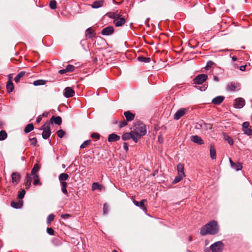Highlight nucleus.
I'll use <instances>...</instances> for the list:
<instances>
[{
  "instance_id": "1",
  "label": "nucleus",
  "mask_w": 252,
  "mask_h": 252,
  "mask_svg": "<svg viewBox=\"0 0 252 252\" xmlns=\"http://www.w3.org/2000/svg\"><path fill=\"white\" fill-rule=\"evenodd\" d=\"M219 231V226L217 221L212 220L203 226L200 229V234L202 236L207 234L215 235Z\"/></svg>"
},
{
  "instance_id": "2",
  "label": "nucleus",
  "mask_w": 252,
  "mask_h": 252,
  "mask_svg": "<svg viewBox=\"0 0 252 252\" xmlns=\"http://www.w3.org/2000/svg\"><path fill=\"white\" fill-rule=\"evenodd\" d=\"M134 136H133V141L137 143L141 137L147 133L145 125L142 123L138 122L135 124L133 130H132Z\"/></svg>"
},
{
  "instance_id": "3",
  "label": "nucleus",
  "mask_w": 252,
  "mask_h": 252,
  "mask_svg": "<svg viewBox=\"0 0 252 252\" xmlns=\"http://www.w3.org/2000/svg\"><path fill=\"white\" fill-rule=\"evenodd\" d=\"M49 125V123L47 121L41 128V129L43 130L42 137L45 139H48L51 133Z\"/></svg>"
},
{
  "instance_id": "4",
  "label": "nucleus",
  "mask_w": 252,
  "mask_h": 252,
  "mask_svg": "<svg viewBox=\"0 0 252 252\" xmlns=\"http://www.w3.org/2000/svg\"><path fill=\"white\" fill-rule=\"evenodd\" d=\"M223 249V244L221 241H218L212 244L210 247V250L212 252H221Z\"/></svg>"
},
{
  "instance_id": "5",
  "label": "nucleus",
  "mask_w": 252,
  "mask_h": 252,
  "mask_svg": "<svg viewBox=\"0 0 252 252\" xmlns=\"http://www.w3.org/2000/svg\"><path fill=\"white\" fill-rule=\"evenodd\" d=\"M208 76L205 74H201L197 75L193 79V83L195 84H202L207 79Z\"/></svg>"
},
{
  "instance_id": "6",
  "label": "nucleus",
  "mask_w": 252,
  "mask_h": 252,
  "mask_svg": "<svg viewBox=\"0 0 252 252\" xmlns=\"http://www.w3.org/2000/svg\"><path fill=\"white\" fill-rule=\"evenodd\" d=\"M188 112V109L182 108L177 110L174 115V119L176 120H179L182 117L184 116Z\"/></svg>"
},
{
  "instance_id": "7",
  "label": "nucleus",
  "mask_w": 252,
  "mask_h": 252,
  "mask_svg": "<svg viewBox=\"0 0 252 252\" xmlns=\"http://www.w3.org/2000/svg\"><path fill=\"white\" fill-rule=\"evenodd\" d=\"M245 104V101L244 99L239 97L234 100V107L236 108L240 109L243 107Z\"/></svg>"
},
{
  "instance_id": "8",
  "label": "nucleus",
  "mask_w": 252,
  "mask_h": 252,
  "mask_svg": "<svg viewBox=\"0 0 252 252\" xmlns=\"http://www.w3.org/2000/svg\"><path fill=\"white\" fill-rule=\"evenodd\" d=\"M229 161L231 165V167L236 171L241 170L242 168V164L239 162H234L231 158H229Z\"/></svg>"
},
{
  "instance_id": "9",
  "label": "nucleus",
  "mask_w": 252,
  "mask_h": 252,
  "mask_svg": "<svg viewBox=\"0 0 252 252\" xmlns=\"http://www.w3.org/2000/svg\"><path fill=\"white\" fill-rule=\"evenodd\" d=\"M114 30L113 27L108 26L104 28L101 31V34L103 35H109L114 32Z\"/></svg>"
},
{
  "instance_id": "10",
  "label": "nucleus",
  "mask_w": 252,
  "mask_h": 252,
  "mask_svg": "<svg viewBox=\"0 0 252 252\" xmlns=\"http://www.w3.org/2000/svg\"><path fill=\"white\" fill-rule=\"evenodd\" d=\"M21 177L20 174L17 172H14L11 175V179L12 184L17 185L20 180Z\"/></svg>"
},
{
  "instance_id": "11",
  "label": "nucleus",
  "mask_w": 252,
  "mask_h": 252,
  "mask_svg": "<svg viewBox=\"0 0 252 252\" xmlns=\"http://www.w3.org/2000/svg\"><path fill=\"white\" fill-rule=\"evenodd\" d=\"M75 94V92L73 89L70 87H66L64 89V95L65 97L68 98L73 96Z\"/></svg>"
},
{
  "instance_id": "12",
  "label": "nucleus",
  "mask_w": 252,
  "mask_h": 252,
  "mask_svg": "<svg viewBox=\"0 0 252 252\" xmlns=\"http://www.w3.org/2000/svg\"><path fill=\"white\" fill-rule=\"evenodd\" d=\"M95 30L90 27L86 30V36L89 38H92L95 36Z\"/></svg>"
},
{
  "instance_id": "13",
  "label": "nucleus",
  "mask_w": 252,
  "mask_h": 252,
  "mask_svg": "<svg viewBox=\"0 0 252 252\" xmlns=\"http://www.w3.org/2000/svg\"><path fill=\"white\" fill-rule=\"evenodd\" d=\"M190 140L193 142L199 145H202L204 143L202 138L197 135H192L190 137Z\"/></svg>"
},
{
  "instance_id": "14",
  "label": "nucleus",
  "mask_w": 252,
  "mask_h": 252,
  "mask_svg": "<svg viewBox=\"0 0 252 252\" xmlns=\"http://www.w3.org/2000/svg\"><path fill=\"white\" fill-rule=\"evenodd\" d=\"M126 22L125 18L122 17L121 16L116 19V20H114V23L115 26L117 27H120L123 25Z\"/></svg>"
},
{
  "instance_id": "15",
  "label": "nucleus",
  "mask_w": 252,
  "mask_h": 252,
  "mask_svg": "<svg viewBox=\"0 0 252 252\" xmlns=\"http://www.w3.org/2000/svg\"><path fill=\"white\" fill-rule=\"evenodd\" d=\"M239 84L235 83H231L228 84L227 89L230 91H235L239 89Z\"/></svg>"
},
{
  "instance_id": "16",
  "label": "nucleus",
  "mask_w": 252,
  "mask_h": 252,
  "mask_svg": "<svg viewBox=\"0 0 252 252\" xmlns=\"http://www.w3.org/2000/svg\"><path fill=\"white\" fill-rule=\"evenodd\" d=\"M146 201V200L143 199L140 202L134 200L133 203L136 206L139 207L145 212L146 211L147 209L144 206V202Z\"/></svg>"
},
{
  "instance_id": "17",
  "label": "nucleus",
  "mask_w": 252,
  "mask_h": 252,
  "mask_svg": "<svg viewBox=\"0 0 252 252\" xmlns=\"http://www.w3.org/2000/svg\"><path fill=\"white\" fill-rule=\"evenodd\" d=\"M120 139V136L115 133L110 134L108 138V141L110 142L117 141Z\"/></svg>"
},
{
  "instance_id": "18",
  "label": "nucleus",
  "mask_w": 252,
  "mask_h": 252,
  "mask_svg": "<svg viewBox=\"0 0 252 252\" xmlns=\"http://www.w3.org/2000/svg\"><path fill=\"white\" fill-rule=\"evenodd\" d=\"M133 136H134V134L133 133L132 131H131L130 132H126L122 135V139L123 140H127L130 139V138H132L133 140Z\"/></svg>"
},
{
  "instance_id": "19",
  "label": "nucleus",
  "mask_w": 252,
  "mask_h": 252,
  "mask_svg": "<svg viewBox=\"0 0 252 252\" xmlns=\"http://www.w3.org/2000/svg\"><path fill=\"white\" fill-rule=\"evenodd\" d=\"M224 97L222 96H218L214 98L212 101V102L216 105H219L220 104L223 100H224Z\"/></svg>"
},
{
  "instance_id": "20",
  "label": "nucleus",
  "mask_w": 252,
  "mask_h": 252,
  "mask_svg": "<svg viewBox=\"0 0 252 252\" xmlns=\"http://www.w3.org/2000/svg\"><path fill=\"white\" fill-rule=\"evenodd\" d=\"M50 121L52 123H54L55 124H56L58 125H61L62 122V118L60 116H57V117L53 116L51 118Z\"/></svg>"
},
{
  "instance_id": "21",
  "label": "nucleus",
  "mask_w": 252,
  "mask_h": 252,
  "mask_svg": "<svg viewBox=\"0 0 252 252\" xmlns=\"http://www.w3.org/2000/svg\"><path fill=\"white\" fill-rule=\"evenodd\" d=\"M104 1L103 0H97L94 1L92 4V7L94 8H98L102 6Z\"/></svg>"
},
{
  "instance_id": "22",
  "label": "nucleus",
  "mask_w": 252,
  "mask_h": 252,
  "mask_svg": "<svg viewBox=\"0 0 252 252\" xmlns=\"http://www.w3.org/2000/svg\"><path fill=\"white\" fill-rule=\"evenodd\" d=\"M124 115L127 121H130L133 120L134 115L130 112L129 111H126L124 113Z\"/></svg>"
},
{
  "instance_id": "23",
  "label": "nucleus",
  "mask_w": 252,
  "mask_h": 252,
  "mask_svg": "<svg viewBox=\"0 0 252 252\" xmlns=\"http://www.w3.org/2000/svg\"><path fill=\"white\" fill-rule=\"evenodd\" d=\"M32 182V177L31 175L29 173L27 174V177L26 180L25 186L27 189H28L30 187L31 185Z\"/></svg>"
},
{
  "instance_id": "24",
  "label": "nucleus",
  "mask_w": 252,
  "mask_h": 252,
  "mask_svg": "<svg viewBox=\"0 0 252 252\" xmlns=\"http://www.w3.org/2000/svg\"><path fill=\"white\" fill-rule=\"evenodd\" d=\"M177 169L178 171V174L185 175L184 173V166L183 164L181 163H179L177 165Z\"/></svg>"
},
{
  "instance_id": "25",
  "label": "nucleus",
  "mask_w": 252,
  "mask_h": 252,
  "mask_svg": "<svg viewBox=\"0 0 252 252\" xmlns=\"http://www.w3.org/2000/svg\"><path fill=\"white\" fill-rule=\"evenodd\" d=\"M185 176V175H182L178 174V176H176L174 180L173 181V184H176L181 181L183 178Z\"/></svg>"
},
{
  "instance_id": "26",
  "label": "nucleus",
  "mask_w": 252,
  "mask_h": 252,
  "mask_svg": "<svg viewBox=\"0 0 252 252\" xmlns=\"http://www.w3.org/2000/svg\"><path fill=\"white\" fill-rule=\"evenodd\" d=\"M6 88L8 93H11L13 91L14 85L11 81H8L6 85Z\"/></svg>"
},
{
  "instance_id": "27",
  "label": "nucleus",
  "mask_w": 252,
  "mask_h": 252,
  "mask_svg": "<svg viewBox=\"0 0 252 252\" xmlns=\"http://www.w3.org/2000/svg\"><path fill=\"white\" fill-rule=\"evenodd\" d=\"M25 71H21L20 72H19L14 78V81H15V82H18L20 79L22 77H23L25 75Z\"/></svg>"
},
{
  "instance_id": "28",
  "label": "nucleus",
  "mask_w": 252,
  "mask_h": 252,
  "mask_svg": "<svg viewBox=\"0 0 252 252\" xmlns=\"http://www.w3.org/2000/svg\"><path fill=\"white\" fill-rule=\"evenodd\" d=\"M103 188L102 185L99 184L98 183H94L92 185V190H101Z\"/></svg>"
},
{
  "instance_id": "29",
  "label": "nucleus",
  "mask_w": 252,
  "mask_h": 252,
  "mask_svg": "<svg viewBox=\"0 0 252 252\" xmlns=\"http://www.w3.org/2000/svg\"><path fill=\"white\" fill-rule=\"evenodd\" d=\"M11 205L12 207L16 208V209L20 208L22 205V203L21 201H19V202L12 201L11 203Z\"/></svg>"
},
{
  "instance_id": "30",
  "label": "nucleus",
  "mask_w": 252,
  "mask_h": 252,
  "mask_svg": "<svg viewBox=\"0 0 252 252\" xmlns=\"http://www.w3.org/2000/svg\"><path fill=\"white\" fill-rule=\"evenodd\" d=\"M59 178L60 181L61 182H62V181L64 182V181H66L68 179V175L66 173H62V174H61L60 175Z\"/></svg>"
},
{
  "instance_id": "31",
  "label": "nucleus",
  "mask_w": 252,
  "mask_h": 252,
  "mask_svg": "<svg viewBox=\"0 0 252 252\" xmlns=\"http://www.w3.org/2000/svg\"><path fill=\"white\" fill-rule=\"evenodd\" d=\"M39 169L40 167L39 165L38 164V163H36L35 164H34L33 168L32 170L31 174L33 175L36 174V173L39 171Z\"/></svg>"
},
{
  "instance_id": "32",
  "label": "nucleus",
  "mask_w": 252,
  "mask_h": 252,
  "mask_svg": "<svg viewBox=\"0 0 252 252\" xmlns=\"http://www.w3.org/2000/svg\"><path fill=\"white\" fill-rule=\"evenodd\" d=\"M7 137V134L5 131L3 130L0 131V141L5 140Z\"/></svg>"
},
{
  "instance_id": "33",
  "label": "nucleus",
  "mask_w": 252,
  "mask_h": 252,
  "mask_svg": "<svg viewBox=\"0 0 252 252\" xmlns=\"http://www.w3.org/2000/svg\"><path fill=\"white\" fill-rule=\"evenodd\" d=\"M62 190L63 192L65 194H67V191L66 189L67 183L65 182H61Z\"/></svg>"
},
{
  "instance_id": "34",
  "label": "nucleus",
  "mask_w": 252,
  "mask_h": 252,
  "mask_svg": "<svg viewBox=\"0 0 252 252\" xmlns=\"http://www.w3.org/2000/svg\"><path fill=\"white\" fill-rule=\"evenodd\" d=\"M33 126L32 124H29L26 126L24 131L26 133L31 131L33 129Z\"/></svg>"
},
{
  "instance_id": "35",
  "label": "nucleus",
  "mask_w": 252,
  "mask_h": 252,
  "mask_svg": "<svg viewBox=\"0 0 252 252\" xmlns=\"http://www.w3.org/2000/svg\"><path fill=\"white\" fill-rule=\"evenodd\" d=\"M46 81L43 80H37L33 82V84L36 86L39 85H43L45 84Z\"/></svg>"
},
{
  "instance_id": "36",
  "label": "nucleus",
  "mask_w": 252,
  "mask_h": 252,
  "mask_svg": "<svg viewBox=\"0 0 252 252\" xmlns=\"http://www.w3.org/2000/svg\"><path fill=\"white\" fill-rule=\"evenodd\" d=\"M138 60L141 62L144 63H148L150 61V59L149 58H146L143 57H139L138 58Z\"/></svg>"
},
{
  "instance_id": "37",
  "label": "nucleus",
  "mask_w": 252,
  "mask_h": 252,
  "mask_svg": "<svg viewBox=\"0 0 252 252\" xmlns=\"http://www.w3.org/2000/svg\"><path fill=\"white\" fill-rule=\"evenodd\" d=\"M50 7L52 9H55L57 8V2L55 0H52L49 3Z\"/></svg>"
},
{
  "instance_id": "38",
  "label": "nucleus",
  "mask_w": 252,
  "mask_h": 252,
  "mask_svg": "<svg viewBox=\"0 0 252 252\" xmlns=\"http://www.w3.org/2000/svg\"><path fill=\"white\" fill-rule=\"evenodd\" d=\"M91 142V140H88L84 141L80 146V148L81 149H84L86 148L89 144H90Z\"/></svg>"
},
{
  "instance_id": "39",
  "label": "nucleus",
  "mask_w": 252,
  "mask_h": 252,
  "mask_svg": "<svg viewBox=\"0 0 252 252\" xmlns=\"http://www.w3.org/2000/svg\"><path fill=\"white\" fill-rule=\"evenodd\" d=\"M55 218V216L53 214H51L49 215L47 219V223L48 224H50L51 221H52Z\"/></svg>"
},
{
  "instance_id": "40",
  "label": "nucleus",
  "mask_w": 252,
  "mask_h": 252,
  "mask_svg": "<svg viewBox=\"0 0 252 252\" xmlns=\"http://www.w3.org/2000/svg\"><path fill=\"white\" fill-rule=\"evenodd\" d=\"M109 16L110 18L114 19V20H116L120 17L121 15L119 14L116 13H110L109 14Z\"/></svg>"
},
{
  "instance_id": "41",
  "label": "nucleus",
  "mask_w": 252,
  "mask_h": 252,
  "mask_svg": "<svg viewBox=\"0 0 252 252\" xmlns=\"http://www.w3.org/2000/svg\"><path fill=\"white\" fill-rule=\"evenodd\" d=\"M224 139L227 141V142L230 145H232L233 144V139L228 135H225L224 136Z\"/></svg>"
},
{
  "instance_id": "42",
  "label": "nucleus",
  "mask_w": 252,
  "mask_h": 252,
  "mask_svg": "<svg viewBox=\"0 0 252 252\" xmlns=\"http://www.w3.org/2000/svg\"><path fill=\"white\" fill-rule=\"evenodd\" d=\"M210 152L211 158H214L216 156L215 149L213 147H211Z\"/></svg>"
},
{
  "instance_id": "43",
  "label": "nucleus",
  "mask_w": 252,
  "mask_h": 252,
  "mask_svg": "<svg viewBox=\"0 0 252 252\" xmlns=\"http://www.w3.org/2000/svg\"><path fill=\"white\" fill-rule=\"evenodd\" d=\"M65 69L67 72H72L74 69V66L72 65L69 64L66 67Z\"/></svg>"
},
{
  "instance_id": "44",
  "label": "nucleus",
  "mask_w": 252,
  "mask_h": 252,
  "mask_svg": "<svg viewBox=\"0 0 252 252\" xmlns=\"http://www.w3.org/2000/svg\"><path fill=\"white\" fill-rule=\"evenodd\" d=\"M243 131L244 132V133L248 135H252V129L250 128L244 129Z\"/></svg>"
},
{
  "instance_id": "45",
  "label": "nucleus",
  "mask_w": 252,
  "mask_h": 252,
  "mask_svg": "<svg viewBox=\"0 0 252 252\" xmlns=\"http://www.w3.org/2000/svg\"><path fill=\"white\" fill-rule=\"evenodd\" d=\"M109 211V207L107 204L105 203L103 205V214L106 215Z\"/></svg>"
},
{
  "instance_id": "46",
  "label": "nucleus",
  "mask_w": 252,
  "mask_h": 252,
  "mask_svg": "<svg viewBox=\"0 0 252 252\" xmlns=\"http://www.w3.org/2000/svg\"><path fill=\"white\" fill-rule=\"evenodd\" d=\"M65 132L63 130L60 129L57 131V135L60 138H62Z\"/></svg>"
},
{
  "instance_id": "47",
  "label": "nucleus",
  "mask_w": 252,
  "mask_h": 252,
  "mask_svg": "<svg viewBox=\"0 0 252 252\" xmlns=\"http://www.w3.org/2000/svg\"><path fill=\"white\" fill-rule=\"evenodd\" d=\"M47 232L50 235H53L54 234V231L51 227H48L47 228Z\"/></svg>"
},
{
  "instance_id": "48",
  "label": "nucleus",
  "mask_w": 252,
  "mask_h": 252,
  "mask_svg": "<svg viewBox=\"0 0 252 252\" xmlns=\"http://www.w3.org/2000/svg\"><path fill=\"white\" fill-rule=\"evenodd\" d=\"M127 125V122L126 121L124 120L119 123V127L120 128H122V127L126 126Z\"/></svg>"
},
{
  "instance_id": "49",
  "label": "nucleus",
  "mask_w": 252,
  "mask_h": 252,
  "mask_svg": "<svg viewBox=\"0 0 252 252\" xmlns=\"http://www.w3.org/2000/svg\"><path fill=\"white\" fill-rule=\"evenodd\" d=\"M25 194V190L24 189L22 190V191L19 193L18 197L20 199H22Z\"/></svg>"
},
{
  "instance_id": "50",
  "label": "nucleus",
  "mask_w": 252,
  "mask_h": 252,
  "mask_svg": "<svg viewBox=\"0 0 252 252\" xmlns=\"http://www.w3.org/2000/svg\"><path fill=\"white\" fill-rule=\"evenodd\" d=\"M91 137L94 139H99V134L97 133H93L91 134Z\"/></svg>"
},
{
  "instance_id": "51",
  "label": "nucleus",
  "mask_w": 252,
  "mask_h": 252,
  "mask_svg": "<svg viewBox=\"0 0 252 252\" xmlns=\"http://www.w3.org/2000/svg\"><path fill=\"white\" fill-rule=\"evenodd\" d=\"M242 126L243 130H244V129L249 128V123L248 122H245L243 124Z\"/></svg>"
},
{
  "instance_id": "52",
  "label": "nucleus",
  "mask_w": 252,
  "mask_h": 252,
  "mask_svg": "<svg viewBox=\"0 0 252 252\" xmlns=\"http://www.w3.org/2000/svg\"><path fill=\"white\" fill-rule=\"evenodd\" d=\"M31 142V144L33 145H35V144H36V142H37V140H36V138H35V137H33V138H30V139Z\"/></svg>"
},
{
  "instance_id": "53",
  "label": "nucleus",
  "mask_w": 252,
  "mask_h": 252,
  "mask_svg": "<svg viewBox=\"0 0 252 252\" xmlns=\"http://www.w3.org/2000/svg\"><path fill=\"white\" fill-rule=\"evenodd\" d=\"M70 215L68 214H62L61 215V217L63 219H67V218H68L69 217H70Z\"/></svg>"
},
{
  "instance_id": "54",
  "label": "nucleus",
  "mask_w": 252,
  "mask_h": 252,
  "mask_svg": "<svg viewBox=\"0 0 252 252\" xmlns=\"http://www.w3.org/2000/svg\"><path fill=\"white\" fill-rule=\"evenodd\" d=\"M33 184L34 185H41V184L40 182L39 179H36L33 181Z\"/></svg>"
},
{
  "instance_id": "55",
  "label": "nucleus",
  "mask_w": 252,
  "mask_h": 252,
  "mask_svg": "<svg viewBox=\"0 0 252 252\" xmlns=\"http://www.w3.org/2000/svg\"><path fill=\"white\" fill-rule=\"evenodd\" d=\"M59 72L60 74H64V73H65L66 72H67V71L66 70V69L65 68V69L60 70L59 71Z\"/></svg>"
},
{
  "instance_id": "56",
  "label": "nucleus",
  "mask_w": 252,
  "mask_h": 252,
  "mask_svg": "<svg viewBox=\"0 0 252 252\" xmlns=\"http://www.w3.org/2000/svg\"><path fill=\"white\" fill-rule=\"evenodd\" d=\"M124 148L126 151H127L128 149V146L126 143H124Z\"/></svg>"
},
{
  "instance_id": "57",
  "label": "nucleus",
  "mask_w": 252,
  "mask_h": 252,
  "mask_svg": "<svg viewBox=\"0 0 252 252\" xmlns=\"http://www.w3.org/2000/svg\"><path fill=\"white\" fill-rule=\"evenodd\" d=\"M41 120H42V116H39L36 119L37 123H39L41 122Z\"/></svg>"
},
{
  "instance_id": "58",
  "label": "nucleus",
  "mask_w": 252,
  "mask_h": 252,
  "mask_svg": "<svg viewBox=\"0 0 252 252\" xmlns=\"http://www.w3.org/2000/svg\"><path fill=\"white\" fill-rule=\"evenodd\" d=\"M48 114H49V112H44L42 114V116H43V117H48Z\"/></svg>"
},
{
  "instance_id": "59",
  "label": "nucleus",
  "mask_w": 252,
  "mask_h": 252,
  "mask_svg": "<svg viewBox=\"0 0 252 252\" xmlns=\"http://www.w3.org/2000/svg\"><path fill=\"white\" fill-rule=\"evenodd\" d=\"M33 175V181L35 180V179H38L39 178V176L37 174H33L32 175Z\"/></svg>"
},
{
  "instance_id": "60",
  "label": "nucleus",
  "mask_w": 252,
  "mask_h": 252,
  "mask_svg": "<svg viewBox=\"0 0 252 252\" xmlns=\"http://www.w3.org/2000/svg\"><path fill=\"white\" fill-rule=\"evenodd\" d=\"M246 69V65H242L240 67V69L241 71H244Z\"/></svg>"
},
{
  "instance_id": "61",
  "label": "nucleus",
  "mask_w": 252,
  "mask_h": 252,
  "mask_svg": "<svg viewBox=\"0 0 252 252\" xmlns=\"http://www.w3.org/2000/svg\"><path fill=\"white\" fill-rule=\"evenodd\" d=\"M212 64H213V63L212 62H208L207 66H206V68L210 66Z\"/></svg>"
},
{
  "instance_id": "62",
  "label": "nucleus",
  "mask_w": 252,
  "mask_h": 252,
  "mask_svg": "<svg viewBox=\"0 0 252 252\" xmlns=\"http://www.w3.org/2000/svg\"><path fill=\"white\" fill-rule=\"evenodd\" d=\"M214 79L215 81H219V78L218 77L216 76H214Z\"/></svg>"
},
{
  "instance_id": "63",
  "label": "nucleus",
  "mask_w": 252,
  "mask_h": 252,
  "mask_svg": "<svg viewBox=\"0 0 252 252\" xmlns=\"http://www.w3.org/2000/svg\"><path fill=\"white\" fill-rule=\"evenodd\" d=\"M232 59L233 61L235 62V61H237V59L236 57L233 56V57H232Z\"/></svg>"
},
{
  "instance_id": "64",
  "label": "nucleus",
  "mask_w": 252,
  "mask_h": 252,
  "mask_svg": "<svg viewBox=\"0 0 252 252\" xmlns=\"http://www.w3.org/2000/svg\"><path fill=\"white\" fill-rule=\"evenodd\" d=\"M210 249H206L204 250V252H211Z\"/></svg>"
}]
</instances>
